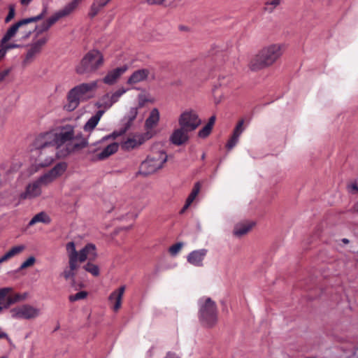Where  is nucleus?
I'll use <instances>...</instances> for the list:
<instances>
[{"instance_id": "nucleus-47", "label": "nucleus", "mask_w": 358, "mask_h": 358, "mask_svg": "<svg viewBox=\"0 0 358 358\" xmlns=\"http://www.w3.org/2000/svg\"><path fill=\"white\" fill-rule=\"evenodd\" d=\"M9 72V69L0 72V83L5 79V78L8 75Z\"/></svg>"}, {"instance_id": "nucleus-4", "label": "nucleus", "mask_w": 358, "mask_h": 358, "mask_svg": "<svg viewBox=\"0 0 358 358\" xmlns=\"http://www.w3.org/2000/svg\"><path fill=\"white\" fill-rule=\"evenodd\" d=\"M97 88V80L83 83L73 87L66 94L67 102L64 106L65 110L69 112L73 111L78 107L80 102L93 99Z\"/></svg>"}, {"instance_id": "nucleus-27", "label": "nucleus", "mask_w": 358, "mask_h": 358, "mask_svg": "<svg viewBox=\"0 0 358 358\" xmlns=\"http://www.w3.org/2000/svg\"><path fill=\"white\" fill-rule=\"evenodd\" d=\"M25 249L26 246L24 245H17L12 247L8 252L0 257V264L21 254L25 250Z\"/></svg>"}, {"instance_id": "nucleus-43", "label": "nucleus", "mask_w": 358, "mask_h": 358, "mask_svg": "<svg viewBox=\"0 0 358 358\" xmlns=\"http://www.w3.org/2000/svg\"><path fill=\"white\" fill-rule=\"evenodd\" d=\"M347 190H348V193H350L351 194H358V185H357V183L355 182L350 183V184L348 185H347Z\"/></svg>"}, {"instance_id": "nucleus-13", "label": "nucleus", "mask_w": 358, "mask_h": 358, "mask_svg": "<svg viewBox=\"0 0 358 358\" xmlns=\"http://www.w3.org/2000/svg\"><path fill=\"white\" fill-rule=\"evenodd\" d=\"M66 168L67 165L65 162L58 163L54 168L41 176L37 181L42 187L48 185L63 175Z\"/></svg>"}, {"instance_id": "nucleus-57", "label": "nucleus", "mask_w": 358, "mask_h": 358, "mask_svg": "<svg viewBox=\"0 0 358 358\" xmlns=\"http://www.w3.org/2000/svg\"><path fill=\"white\" fill-rule=\"evenodd\" d=\"M0 358H4V357H0Z\"/></svg>"}, {"instance_id": "nucleus-6", "label": "nucleus", "mask_w": 358, "mask_h": 358, "mask_svg": "<svg viewBox=\"0 0 358 358\" xmlns=\"http://www.w3.org/2000/svg\"><path fill=\"white\" fill-rule=\"evenodd\" d=\"M167 158V155L163 150L151 152L141 162L138 174L148 176L157 173L164 167Z\"/></svg>"}, {"instance_id": "nucleus-24", "label": "nucleus", "mask_w": 358, "mask_h": 358, "mask_svg": "<svg viewBox=\"0 0 358 358\" xmlns=\"http://www.w3.org/2000/svg\"><path fill=\"white\" fill-rule=\"evenodd\" d=\"M126 71V66L114 69L106 74L103 78V82L107 85H113Z\"/></svg>"}, {"instance_id": "nucleus-35", "label": "nucleus", "mask_w": 358, "mask_h": 358, "mask_svg": "<svg viewBox=\"0 0 358 358\" xmlns=\"http://www.w3.org/2000/svg\"><path fill=\"white\" fill-rule=\"evenodd\" d=\"M148 102H150V103L154 102V99H152L149 94H148L145 92H143V93L138 94V103L139 108L143 107L145 106V104Z\"/></svg>"}, {"instance_id": "nucleus-32", "label": "nucleus", "mask_w": 358, "mask_h": 358, "mask_svg": "<svg viewBox=\"0 0 358 358\" xmlns=\"http://www.w3.org/2000/svg\"><path fill=\"white\" fill-rule=\"evenodd\" d=\"M51 220L50 217L45 212H41L35 215L29 222V226H33L36 223L49 224Z\"/></svg>"}, {"instance_id": "nucleus-10", "label": "nucleus", "mask_w": 358, "mask_h": 358, "mask_svg": "<svg viewBox=\"0 0 358 358\" xmlns=\"http://www.w3.org/2000/svg\"><path fill=\"white\" fill-rule=\"evenodd\" d=\"M26 23V21H18L17 22L13 24L8 30L1 38L0 41V52H3V57H5L8 50L14 48H20L22 47V45L11 42L10 41L17 34L18 28L22 24Z\"/></svg>"}, {"instance_id": "nucleus-33", "label": "nucleus", "mask_w": 358, "mask_h": 358, "mask_svg": "<svg viewBox=\"0 0 358 358\" xmlns=\"http://www.w3.org/2000/svg\"><path fill=\"white\" fill-rule=\"evenodd\" d=\"M118 149V144L116 143H111L108 145L106 148L103 150L99 154V159H103L111 155L114 154L117 151Z\"/></svg>"}, {"instance_id": "nucleus-11", "label": "nucleus", "mask_w": 358, "mask_h": 358, "mask_svg": "<svg viewBox=\"0 0 358 358\" xmlns=\"http://www.w3.org/2000/svg\"><path fill=\"white\" fill-rule=\"evenodd\" d=\"M46 43V37L34 38L32 42L28 45L22 64L24 66L31 64L40 55Z\"/></svg>"}, {"instance_id": "nucleus-15", "label": "nucleus", "mask_w": 358, "mask_h": 358, "mask_svg": "<svg viewBox=\"0 0 358 358\" xmlns=\"http://www.w3.org/2000/svg\"><path fill=\"white\" fill-rule=\"evenodd\" d=\"M268 59V48L260 50L250 61L249 68L254 71H259L266 66Z\"/></svg>"}, {"instance_id": "nucleus-8", "label": "nucleus", "mask_w": 358, "mask_h": 358, "mask_svg": "<svg viewBox=\"0 0 358 358\" xmlns=\"http://www.w3.org/2000/svg\"><path fill=\"white\" fill-rule=\"evenodd\" d=\"M199 315L203 325L208 327L214 326L217 321V308L215 301L210 298L201 300Z\"/></svg>"}, {"instance_id": "nucleus-39", "label": "nucleus", "mask_w": 358, "mask_h": 358, "mask_svg": "<svg viewBox=\"0 0 358 358\" xmlns=\"http://www.w3.org/2000/svg\"><path fill=\"white\" fill-rule=\"evenodd\" d=\"M87 292L81 291V292L76 293V294L70 295L69 297V299L71 302H74V301H76L78 300L84 299L87 297Z\"/></svg>"}, {"instance_id": "nucleus-18", "label": "nucleus", "mask_w": 358, "mask_h": 358, "mask_svg": "<svg viewBox=\"0 0 358 358\" xmlns=\"http://www.w3.org/2000/svg\"><path fill=\"white\" fill-rule=\"evenodd\" d=\"M189 131L182 127L173 130L170 136V141L176 145H181L189 140Z\"/></svg>"}, {"instance_id": "nucleus-56", "label": "nucleus", "mask_w": 358, "mask_h": 358, "mask_svg": "<svg viewBox=\"0 0 358 358\" xmlns=\"http://www.w3.org/2000/svg\"><path fill=\"white\" fill-rule=\"evenodd\" d=\"M355 354L358 355V348L355 350Z\"/></svg>"}, {"instance_id": "nucleus-38", "label": "nucleus", "mask_w": 358, "mask_h": 358, "mask_svg": "<svg viewBox=\"0 0 358 358\" xmlns=\"http://www.w3.org/2000/svg\"><path fill=\"white\" fill-rule=\"evenodd\" d=\"M127 92V90L124 87H120L117 89L113 93H110V99L113 100V103H115L120 99V98Z\"/></svg>"}, {"instance_id": "nucleus-1", "label": "nucleus", "mask_w": 358, "mask_h": 358, "mask_svg": "<svg viewBox=\"0 0 358 358\" xmlns=\"http://www.w3.org/2000/svg\"><path fill=\"white\" fill-rule=\"evenodd\" d=\"M76 128L75 125L65 124L57 131L46 132L48 136H53V141L57 145L61 155H69L87 145V139L81 133H76Z\"/></svg>"}, {"instance_id": "nucleus-55", "label": "nucleus", "mask_w": 358, "mask_h": 358, "mask_svg": "<svg viewBox=\"0 0 358 358\" xmlns=\"http://www.w3.org/2000/svg\"><path fill=\"white\" fill-rule=\"evenodd\" d=\"M355 210L358 211V203L355 206Z\"/></svg>"}, {"instance_id": "nucleus-3", "label": "nucleus", "mask_w": 358, "mask_h": 358, "mask_svg": "<svg viewBox=\"0 0 358 358\" xmlns=\"http://www.w3.org/2000/svg\"><path fill=\"white\" fill-rule=\"evenodd\" d=\"M52 136H48L46 133L38 135L34 141V146L37 152L36 166L46 167L52 164L57 158L65 157L59 152L57 145L53 141Z\"/></svg>"}, {"instance_id": "nucleus-28", "label": "nucleus", "mask_w": 358, "mask_h": 358, "mask_svg": "<svg viewBox=\"0 0 358 358\" xmlns=\"http://www.w3.org/2000/svg\"><path fill=\"white\" fill-rule=\"evenodd\" d=\"M285 48V45L282 43L270 45V65L280 58Z\"/></svg>"}, {"instance_id": "nucleus-36", "label": "nucleus", "mask_w": 358, "mask_h": 358, "mask_svg": "<svg viewBox=\"0 0 358 358\" xmlns=\"http://www.w3.org/2000/svg\"><path fill=\"white\" fill-rule=\"evenodd\" d=\"M201 188V184L199 182H196L186 201H194L200 192Z\"/></svg>"}, {"instance_id": "nucleus-40", "label": "nucleus", "mask_w": 358, "mask_h": 358, "mask_svg": "<svg viewBox=\"0 0 358 358\" xmlns=\"http://www.w3.org/2000/svg\"><path fill=\"white\" fill-rule=\"evenodd\" d=\"M212 129V127L206 124L198 132V136L201 138H205L210 135Z\"/></svg>"}, {"instance_id": "nucleus-23", "label": "nucleus", "mask_w": 358, "mask_h": 358, "mask_svg": "<svg viewBox=\"0 0 358 358\" xmlns=\"http://www.w3.org/2000/svg\"><path fill=\"white\" fill-rule=\"evenodd\" d=\"M41 187L37 180L34 181L27 187L25 192L21 194L20 199L29 200L34 199L41 194Z\"/></svg>"}, {"instance_id": "nucleus-52", "label": "nucleus", "mask_w": 358, "mask_h": 358, "mask_svg": "<svg viewBox=\"0 0 358 358\" xmlns=\"http://www.w3.org/2000/svg\"><path fill=\"white\" fill-rule=\"evenodd\" d=\"M137 215H138L137 213H136V214L131 213V214L129 215V216L131 217L133 219L136 218L137 217Z\"/></svg>"}, {"instance_id": "nucleus-7", "label": "nucleus", "mask_w": 358, "mask_h": 358, "mask_svg": "<svg viewBox=\"0 0 358 358\" xmlns=\"http://www.w3.org/2000/svg\"><path fill=\"white\" fill-rule=\"evenodd\" d=\"M103 54L98 50L88 51L76 66L75 71L78 75L96 72L103 64Z\"/></svg>"}, {"instance_id": "nucleus-53", "label": "nucleus", "mask_w": 358, "mask_h": 358, "mask_svg": "<svg viewBox=\"0 0 358 358\" xmlns=\"http://www.w3.org/2000/svg\"><path fill=\"white\" fill-rule=\"evenodd\" d=\"M342 242H343V243H345V244H347V243H349V240H348V239H347V238H343V239H342Z\"/></svg>"}, {"instance_id": "nucleus-9", "label": "nucleus", "mask_w": 358, "mask_h": 358, "mask_svg": "<svg viewBox=\"0 0 358 358\" xmlns=\"http://www.w3.org/2000/svg\"><path fill=\"white\" fill-rule=\"evenodd\" d=\"M178 122L180 127L190 132L195 131L201 124L197 112L191 108L182 111L178 117Z\"/></svg>"}, {"instance_id": "nucleus-5", "label": "nucleus", "mask_w": 358, "mask_h": 358, "mask_svg": "<svg viewBox=\"0 0 358 358\" xmlns=\"http://www.w3.org/2000/svg\"><path fill=\"white\" fill-rule=\"evenodd\" d=\"M82 0H71L64 8L55 13L51 17L36 26L34 38L46 37L47 42L49 40V36L47 32L49 29L58 20L66 17L72 14L78 8Z\"/></svg>"}, {"instance_id": "nucleus-31", "label": "nucleus", "mask_w": 358, "mask_h": 358, "mask_svg": "<svg viewBox=\"0 0 358 358\" xmlns=\"http://www.w3.org/2000/svg\"><path fill=\"white\" fill-rule=\"evenodd\" d=\"M110 93H108L103 96L95 103V106L100 108V110H105L109 109L113 104V101L112 99H110Z\"/></svg>"}, {"instance_id": "nucleus-50", "label": "nucleus", "mask_w": 358, "mask_h": 358, "mask_svg": "<svg viewBox=\"0 0 358 358\" xmlns=\"http://www.w3.org/2000/svg\"><path fill=\"white\" fill-rule=\"evenodd\" d=\"M280 3V0H272L270 1V6H273V7H276Z\"/></svg>"}, {"instance_id": "nucleus-20", "label": "nucleus", "mask_w": 358, "mask_h": 358, "mask_svg": "<svg viewBox=\"0 0 358 358\" xmlns=\"http://www.w3.org/2000/svg\"><path fill=\"white\" fill-rule=\"evenodd\" d=\"M124 292L125 286L122 285L118 289L114 290L108 297V301L111 303H113V309L115 312H117L121 308L122 297Z\"/></svg>"}, {"instance_id": "nucleus-29", "label": "nucleus", "mask_w": 358, "mask_h": 358, "mask_svg": "<svg viewBox=\"0 0 358 358\" xmlns=\"http://www.w3.org/2000/svg\"><path fill=\"white\" fill-rule=\"evenodd\" d=\"M27 293H15L13 294L7 295L4 300L3 301V308H8L12 304H14L17 302L23 301L27 299Z\"/></svg>"}, {"instance_id": "nucleus-25", "label": "nucleus", "mask_w": 358, "mask_h": 358, "mask_svg": "<svg viewBox=\"0 0 358 358\" xmlns=\"http://www.w3.org/2000/svg\"><path fill=\"white\" fill-rule=\"evenodd\" d=\"M150 74V71L147 69H142L135 71L127 80L129 85L137 84L145 80Z\"/></svg>"}, {"instance_id": "nucleus-16", "label": "nucleus", "mask_w": 358, "mask_h": 358, "mask_svg": "<svg viewBox=\"0 0 358 358\" xmlns=\"http://www.w3.org/2000/svg\"><path fill=\"white\" fill-rule=\"evenodd\" d=\"M160 119L159 111L157 108H152L150 113L148 117L145 122V132H151L153 137L157 134L155 127L157 126Z\"/></svg>"}, {"instance_id": "nucleus-42", "label": "nucleus", "mask_w": 358, "mask_h": 358, "mask_svg": "<svg viewBox=\"0 0 358 358\" xmlns=\"http://www.w3.org/2000/svg\"><path fill=\"white\" fill-rule=\"evenodd\" d=\"M183 244L182 243H177L169 248V252L171 255L174 256L177 255L182 248Z\"/></svg>"}, {"instance_id": "nucleus-54", "label": "nucleus", "mask_w": 358, "mask_h": 358, "mask_svg": "<svg viewBox=\"0 0 358 358\" xmlns=\"http://www.w3.org/2000/svg\"><path fill=\"white\" fill-rule=\"evenodd\" d=\"M3 52H0V61L3 58Z\"/></svg>"}, {"instance_id": "nucleus-49", "label": "nucleus", "mask_w": 358, "mask_h": 358, "mask_svg": "<svg viewBox=\"0 0 358 358\" xmlns=\"http://www.w3.org/2000/svg\"><path fill=\"white\" fill-rule=\"evenodd\" d=\"M215 115H213L210 117L209 120H208V122L207 124V125L210 126V127H213V125L215 124Z\"/></svg>"}, {"instance_id": "nucleus-22", "label": "nucleus", "mask_w": 358, "mask_h": 358, "mask_svg": "<svg viewBox=\"0 0 358 358\" xmlns=\"http://www.w3.org/2000/svg\"><path fill=\"white\" fill-rule=\"evenodd\" d=\"M207 252L206 249L194 250L188 255L187 262L195 266H201Z\"/></svg>"}, {"instance_id": "nucleus-46", "label": "nucleus", "mask_w": 358, "mask_h": 358, "mask_svg": "<svg viewBox=\"0 0 358 358\" xmlns=\"http://www.w3.org/2000/svg\"><path fill=\"white\" fill-rule=\"evenodd\" d=\"M150 5H162L166 0H145Z\"/></svg>"}, {"instance_id": "nucleus-2", "label": "nucleus", "mask_w": 358, "mask_h": 358, "mask_svg": "<svg viewBox=\"0 0 358 358\" xmlns=\"http://www.w3.org/2000/svg\"><path fill=\"white\" fill-rule=\"evenodd\" d=\"M66 250L69 258V267L66 268L62 273V276L66 280H71L74 282L76 271L78 269L80 263L86 260L94 261L97 257L95 245L87 244L79 252L76 250L75 243L69 242L66 245Z\"/></svg>"}, {"instance_id": "nucleus-34", "label": "nucleus", "mask_w": 358, "mask_h": 358, "mask_svg": "<svg viewBox=\"0 0 358 358\" xmlns=\"http://www.w3.org/2000/svg\"><path fill=\"white\" fill-rule=\"evenodd\" d=\"M87 262L84 266L83 268L90 273L94 276H98L99 275V268L98 266L92 263V261L88 260Z\"/></svg>"}, {"instance_id": "nucleus-12", "label": "nucleus", "mask_w": 358, "mask_h": 358, "mask_svg": "<svg viewBox=\"0 0 358 358\" xmlns=\"http://www.w3.org/2000/svg\"><path fill=\"white\" fill-rule=\"evenodd\" d=\"M10 313L14 319L32 320L40 315L41 310L29 304H23L12 308Z\"/></svg>"}, {"instance_id": "nucleus-14", "label": "nucleus", "mask_w": 358, "mask_h": 358, "mask_svg": "<svg viewBox=\"0 0 358 358\" xmlns=\"http://www.w3.org/2000/svg\"><path fill=\"white\" fill-rule=\"evenodd\" d=\"M152 138H153V134L151 132L134 134L122 142V148L125 150L137 148Z\"/></svg>"}, {"instance_id": "nucleus-30", "label": "nucleus", "mask_w": 358, "mask_h": 358, "mask_svg": "<svg viewBox=\"0 0 358 358\" xmlns=\"http://www.w3.org/2000/svg\"><path fill=\"white\" fill-rule=\"evenodd\" d=\"M111 0H94L91 6L89 15L91 17L96 16Z\"/></svg>"}, {"instance_id": "nucleus-19", "label": "nucleus", "mask_w": 358, "mask_h": 358, "mask_svg": "<svg viewBox=\"0 0 358 358\" xmlns=\"http://www.w3.org/2000/svg\"><path fill=\"white\" fill-rule=\"evenodd\" d=\"M46 14H47V10L45 8V9H43V10L42 11V13L41 14H39L35 17L21 20L20 21H26V23H24L21 27H20V28H18L17 33L22 34L24 35L23 38H24V39L28 38L31 33V29L27 30V27H26L27 25L29 23L35 22L42 20L46 15Z\"/></svg>"}, {"instance_id": "nucleus-41", "label": "nucleus", "mask_w": 358, "mask_h": 358, "mask_svg": "<svg viewBox=\"0 0 358 358\" xmlns=\"http://www.w3.org/2000/svg\"><path fill=\"white\" fill-rule=\"evenodd\" d=\"M36 262L34 257H29L26 261H24L20 266V270L25 269L28 267L32 266Z\"/></svg>"}, {"instance_id": "nucleus-48", "label": "nucleus", "mask_w": 358, "mask_h": 358, "mask_svg": "<svg viewBox=\"0 0 358 358\" xmlns=\"http://www.w3.org/2000/svg\"><path fill=\"white\" fill-rule=\"evenodd\" d=\"M192 203H185L183 208L180 210V214H184L186 212V210L190 207Z\"/></svg>"}, {"instance_id": "nucleus-21", "label": "nucleus", "mask_w": 358, "mask_h": 358, "mask_svg": "<svg viewBox=\"0 0 358 358\" xmlns=\"http://www.w3.org/2000/svg\"><path fill=\"white\" fill-rule=\"evenodd\" d=\"M255 226L253 221H243L235 224L233 234L236 237H241L246 235Z\"/></svg>"}, {"instance_id": "nucleus-17", "label": "nucleus", "mask_w": 358, "mask_h": 358, "mask_svg": "<svg viewBox=\"0 0 358 358\" xmlns=\"http://www.w3.org/2000/svg\"><path fill=\"white\" fill-rule=\"evenodd\" d=\"M245 123H246L245 120L244 118H241L238 121V122L233 131L232 136L230 138V139L228 141V142L226 145V147L229 150L232 149L236 145V143L238 142L240 136L245 130Z\"/></svg>"}, {"instance_id": "nucleus-44", "label": "nucleus", "mask_w": 358, "mask_h": 358, "mask_svg": "<svg viewBox=\"0 0 358 358\" xmlns=\"http://www.w3.org/2000/svg\"><path fill=\"white\" fill-rule=\"evenodd\" d=\"M15 15V6L13 5H10L9 6V12L5 19V22L6 23L9 22L11 20H13L14 18Z\"/></svg>"}, {"instance_id": "nucleus-45", "label": "nucleus", "mask_w": 358, "mask_h": 358, "mask_svg": "<svg viewBox=\"0 0 358 358\" xmlns=\"http://www.w3.org/2000/svg\"><path fill=\"white\" fill-rule=\"evenodd\" d=\"M137 114H138V108L137 107L131 108L130 109L129 115H128V119L130 121L134 120L136 117Z\"/></svg>"}, {"instance_id": "nucleus-51", "label": "nucleus", "mask_w": 358, "mask_h": 358, "mask_svg": "<svg viewBox=\"0 0 358 358\" xmlns=\"http://www.w3.org/2000/svg\"><path fill=\"white\" fill-rule=\"evenodd\" d=\"M31 0H20V3L22 5H28Z\"/></svg>"}, {"instance_id": "nucleus-26", "label": "nucleus", "mask_w": 358, "mask_h": 358, "mask_svg": "<svg viewBox=\"0 0 358 358\" xmlns=\"http://www.w3.org/2000/svg\"><path fill=\"white\" fill-rule=\"evenodd\" d=\"M103 110H99L95 115L92 116L85 124L83 129L85 132L91 133L98 124L101 117L103 115Z\"/></svg>"}, {"instance_id": "nucleus-37", "label": "nucleus", "mask_w": 358, "mask_h": 358, "mask_svg": "<svg viewBox=\"0 0 358 358\" xmlns=\"http://www.w3.org/2000/svg\"><path fill=\"white\" fill-rule=\"evenodd\" d=\"M13 292L12 287L0 288V312L3 309V301L5 297Z\"/></svg>"}]
</instances>
